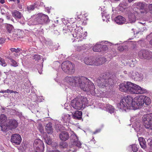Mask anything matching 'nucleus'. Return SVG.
Segmentation results:
<instances>
[{
	"mask_svg": "<svg viewBox=\"0 0 152 152\" xmlns=\"http://www.w3.org/2000/svg\"><path fill=\"white\" fill-rule=\"evenodd\" d=\"M14 29L13 26L10 24H7L6 25V30L10 33L12 32Z\"/></svg>",
	"mask_w": 152,
	"mask_h": 152,
	"instance_id": "nucleus-35",
	"label": "nucleus"
},
{
	"mask_svg": "<svg viewBox=\"0 0 152 152\" xmlns=\"http://www.w3.org/2000/svg\"><path fill=\"white\" fill-rule=\"evenodd\" d=\"M74 32L72 34L74 37L75 38V40L73 42L81 41L83 39H85L87 36V33L86 31L85 33L83 34V28L81 27L78 28L77 29H74Z\"/></svg>",
	"mask_w": 152,
	"mask_h": 152,
	"instance_id": "nucleus-8",
	"label": "nucleus"
},
{
	"mask_svg": "<svg viewBox=\"0 0 152 152\" xmlns=\"http://www.w3.org/2000/svg\"><path fill=\"white\" fill-rule=\"evenodd\" d=\"M82 113L81 111H76L74 113L72 114V117L74 118L79 120L82 118Z\"/></svg>",
	"mask_w": 152,
	"mask_h": 152,
	"instance_id": "nucleus-22",
	"label": "nucleus"
},
{
	"mask_svg": "<svg viewBox=\"0 0 152 152\" xmlns=\"http://www.w3.org/2000/svg\"><path fill=\"white\" fill-rule=\"evenodd\" d=\"M22 138L21 136L18 134H14L11 136V142L14 144L19 145L21 143Z\"/></svg>",
	"mask_w": 152,
	"mask_h": 152,
	"instance_id": "nucleus-12",
	"label": "nucleus"
},
{
	"mask_svg": "<svg viewBox=\"0 0 152 152\" xmlns=\"http://www.w3.org/2000/svg\"><path fill=\"white\" fill-rule=\"evenodd\" d=\"M101 130V129H97L95 132H93V134H95L97 133H98L100 132Z\"/></svg>",
	"mask_w": 152,
	"mask_h": 152,
	"instance_id": "nucleus-58",
	"label": "nucleus"
},
{
	"mask_svg": "<svg viewBox=\"0 0 152 152\" xmlns=\"http://www.w3.org/2000/svg\"><path fill=\"white\" fill-rule=\"evenodd\" d=\"M104 59V58H101L96 60L94 57H87L85 58L84 61L85 64L89 65L98 66L102 64L104 62L102 61Z\"/></svg>",
	"mask_w": 152,
	"mask_h": 152,
	"instance_id": "nucleus-9",
	"label": "nucleus"
},
{
	"mask_svg": "<svg viewBox=\"0 0 152 152\" xmlns=\"http://www.w3.org/2000/svg\"><path fill=\"white\" fill-rule=\"evenodd\" d=\"M59 137L61 140L65 141L69 139V136L68 132L64 131L60 133Z\"/></svg>",
	"mask_w": 152,
	"mask_h": 152,
	"instance_id": "nucleus-18",
	"label": "nucleus"
},
{
	"mask_svg": "<svg viewBox=\"0 0 152 152\" xmlns=\"http://www.w3.org/2000/svg\"><path fill=\"white\" fill-rule=\"evenodd\" d=\"M17 114L20 118L22 116V112H18L17 113Z\"/></svg>",
	"mask_w": 152,
	"mask_h": 152,
	"instance_id": "nucleus-61",
	"label": "nucleus"
},
{
	"mask_svg": "<svg viewBox=\"0 0 152 152\" xmlns=\"http://www.w3.org/2000/svg\"><path fill=\"white\" fill-rule=\"evenodd\" d=\"M129 76L135 81H139L142 78V74L139 73L136 71H132L128 73Z\"/></svg>",
	"mask_w": 152,
	"mask_h": 152,
	"instance_id": "nucleus-13",
	"label": "nucleus"
},
{
	"mask_svg": "<svg viewBox=\"0 0 152 152\" xmlns=\"http://www.w3.org/2000/svg\"><path fill=\"white\" fill-rule=\"evenodd\" d=\"M35 7V5L32 4L29 6H28L26 8L27 11L29 12H31V11H33Z\"/></svg>",
	"mask_w": 152,
	"mask_h": 152,
	"instance_id": "nucleus-36",
	"label": "nucleus"
},
{
	"mask_svg": "<svg viewBox=\"0 0 152 152\" xmlns=\"http://www.w3.org/2000/svg\"><path fill=\"white\" fill-rule=\"evenodd\" d=\"M60 65V63L58 61H55L53 63V66L57 70V68L59 67Z\"/></svg>",
	"mask_w": 152,
	"mask_h": 152,
	"instance_id": "nucleus-45",
	"label": "nucleus"
},
{
	"mask_svg": "<svg viewBox=\"0 0 152 152\" xmlns=\"http://www.w3.org/2000/svg\"><path fill=\"white\" fill-rule=\"evenodd\" d=\"M66 27L68 32H71L74 30V28L71 26H67Z\"/></svg>",
	"mask_w": 152,
	"mask_h": 152,
	"instance_id": "nucleus-47",
	"label": "nucleus"
},
{
	"mask_svg": "<svg viewBox=\"0 0 152 152\" xmlns=\"http://www.w3.org/2000/svg\"><path fill=\"white\" fill-rule=\"evenodd\" d=\"M142 95L133 99L130 96L121 99L119 103L118 104V107L122 110L133 109L135 110L142 107L144 104V99Z\"/></svg>",
	"mask_w": 152,
	"mask_h": 152,
	"instance_id": "nucleus-2",
	"label": "nucleus"
},
{
	"mask_svg": "<svg viewBox=\"0 0 152 152\" xmlns=\"http://www.w3.org/2000/svg\"><path fill=\"white\" fill-rule=\"evenodd\" d=\"M61 125L60 124L55 125V128L57 131H59L61 129Z\"/></svg>",
	"mask_w": 152,
	"mask_h": 152,
	"instance_id": "nucleus-51",
	"label": "nucleus"
},
{
	"mask_svg": "<svg viewBox=\"0 0 152 152\" xmlns=\"http://www.w3.org/2000/svg\"><path fill=\"white\" fill-rule=\"evenodd\" d=\"M129 150H131L134 152H136L138 151V148L135 145H132L129 146L128 148Z\"/></svg>",
	"mask_w": 152,
	"mask_h": 152,
	"instance_id": "nucleus-31",
	"label": "nucleus"
},
{
	"mask_svg": "<svg viewBox=\"0 0 152 152\" xmlns=\"http://www.w3.org/2000/svg\"><path fill=\"white\" fill-rule=\"evenodd\" d=\"M138 140L141 147L145 148L146 147V142L144 139L142 137H140L138 138Z\"/></svg>",
	"mask_w": 152,
	"mask_h": 152,
	"instance_id": "nucleus-28",
	"label": "nucleus"
},
{
	"mask_svg": "<svg viewBox=\"0 0 152 152\" xmlns=\"http://www.w3.org/2000/svg\"><path fill=\"white\" fill-rule=\"evenodd\" d=\"M60 147L61 148H66L68 146L66 142H62L60 143Z\"/></svg>",
	"mask_w": 152,
	"mask_h": 152,
	"instance_id": "nucleus-46",
	"label": "nucleus"
},
{
	"mask_svg": "<svg viewBox=\"0 0 152 152\" xmlns=\"http://www.w3.org/2000/svg\"><path fill=\"white\" fill-rule=\"evenodd\" d=\"M7 120V117L5 115L2 114L0 115V122L1 123L5 122Z\"/></svg>",
	"mask_w": 152,
	"mask_h": 152,
	"instance_id": "nucleus-37",
	"label": "nucleus"
},
{
	"mask_svg": "<svg viewBox=\"0 0 152 152\" xmlns=\"http://www.w3.org/2000/svg\"><path fill=\"white\" fill-rule=\"evenodd\" d=\"M63 30L64 32V33H67L68 32H68V31H67V28L66 27V26H65V28H64L63 29Z\"/></svg>",
	"mask_w": 152,
	"mask_h": 152,
	"instance_id": "nucleus-63",
	"label": "nucleus"
},
{
	"mask_svg": "<svg viewBox=\"0 0 152 152\" xmlns=\"http://www.w3.org/2000/svg\"><path fill=\"white\" fill-rule=\"evenodd\" d=\"M99 106H101L100 107V108L104 110H106L107 111H108L110 113H114L115 110V108L111 105L109 104H106L105 107L104 108V104L101 103L99 104Z\"/></svg>",
	"mask_w": 152,
	"mask_h": 152,
	"instance_id": "nucleus-14",
	"label": "nucleus"
},
{
	"mask_svg": "<svg viewBox=\"0 0 152 152\" xmlns=\"http://www.w3.org/2000/svg\"><path fill=\"white\" fill-rule=\"evenodd\" d=\"M88 104V102L86 97L79 96L72 100L70 105L74 109L79 110L83 107V105L86 106Z\"/></svg>",
	"mask_w": 152,
	"mask_h": 152,
	"instance_id": "nucleus-5",
	"label": "nucleus"
},
{
	"mask_svg": "<svg viewBox=\"0 0 152 152\" xmlns=\"http://www.w3.org/2000/svg\"><path fill=\"white\" fill-rule=\"evenodd\" d=\"M76 147L74 145H70L66 150V152H75Z\"/></svg>",
	"mask_w": 152,
	"mask_h": 152,
	"instance_id": "nucleus-29",
	"label": "nucleus"
},
{
	"mask_svg": "<svg viewBox=\"0 0 152 152\" xmlns=\"http://www.w3.org/2000/svg\"><path fill=\"white\" fill-rule=\"evenodd\" d=\"M17 20L22 25H23L25 23V20L23 16L21 17L20 19H19V20Z\"/></svg>",
	"mask_w": 152,
	"mask_h": 152,
	"instance_id": "nucleus-43",
	"label": "nucleus"
},
{
	"mask_svg": "<svg viewBox=\"0 0 152 152\" xmlns=\"http://www.w3.org/2000/svg\"><path fill=\"white\" fill-rule=\"evenodd\" d=\"M128 18L129 22L131 23H133L136 21V17L134 14L133 13H131L128 14Z\"/></svg>",
	"mask_w": 152,
	"mask_h": 152,
	"instance_id": "nucleus-26",
	"label": "nucleus"
},
{
	"mask_svg": "<svg viewBox=\"0 0 152 152\" xmlns=\"http://www.w3.org/2000/svg\"><path fill=\"white\" fill-rule=\"evenodd\" d=\"M46 130L48 134H51L53 132L52 124L51 122H49L46 125Z\"/></svg>",
	"mask_w": 152,
	"mask_h": 152,
	"instance_id": "nucleus-23",
	"label": "nucleus"
},
{
	"mask_svg": "<svg viewBox=\"0 0 152 152\" xmlns=\"http://www.w3.org/2000/svg\"><path fill=\"white\" fill-rule=\"evenodd\" d=\"M105 8L104 7L103 8H101V10L102 11V14L103 20V21L106 20L107 22L109 21L110 17L109 15L107 14L105 11Z\"/></svg>",
	"mask_w": 152,
	"mask_h": 152,
	"instance_id": "nucleus-16",
	"label": "nucleus"
},
{
	"mask_svg": "<svg viewBox=\"0 0 152 152\" xmlns=\"http://www.w3.org/2000/svg\"><path fill=\"white\" fill-rule=\"evenodd\" d=\"M113 76L108 73L103 74L96 81L98 86L101 88L108 90L113 86L114 80Z\"/></svg>",
	"mask_w": 152,
	"mask_h": 152,
	"instance_id": "nucleus-3",
	"label": "nucleus"
},
{
	"mask_svg": "<svg viewBox=\"0 0 152 152\" xmlns=\"http://www.w3.org/2000/svg\"><path fill=\"white\" fill-rule=\"evenodd\" d=\"M134 129L137 132L142 133L143 130V129L141 128L140 123H138V124L134 127Z\"/></svg>",
	"mask_w": 152,
	"mask_h": 152,
	"instance_id": "nucleus-33",
	"label": "nucleus"
},
{
	"mask_svg": "<svg viewBox=\"0 0 152 152\" xmlns=\"http://www.w3.org/2000/svg\"><path fill=\"white\" fill-rule=\"evenodd\" d=\"M9 124L11 129H14L17 127L18 123L16 120L14 119H12L10 120Z\"/></svg>",
	"mask_w": 152,
	"mask_h": 152,
	"instance_id": "nucleus-20",
	"label": "nucleus"
},
{
	"mask_svg": "<svg viewBox=\"0 0 152 152\" xmlns=\"http://www.w3.org/2000/svg\"><path fill=\"white\" fill-rule=\"evenodd\" d=\"M115 21L118 24H122L125 22V18L121 16H118L115 18Z\"/></svg>",
	"mask_w": 152,
	"mask_h": 152,
	"instance_id": "nucleus-19",
	"label": "nucleus"
},
{
	"mask_svg": "<svg viewBox=\"0 0 152 152\" xmlns=\"http://www.w3.org/2000/svg\"><path fill=\"white\" fill-rule=\"evenodd\" d=\"M61 68L64 72L68 74H72L75 71L74 64L69 61H64L61 64Z\"/></svg>",
	"mask_w": 152,
	"mask_h": 152,
	"instance_id": "nucleus-7",
	"label": "nucleus"
},
{
	"mask_svg": "<svg viewBox=\"0 0 152 152\" xmlns=\"http://www.w3.org/2000/svg\"><path fill=\"white\" fill-rule=\"evenodd\" d=\"M71 118V117L70 115L68 114H66L64 115L63 118V120L64 121L69 122Z\"/></svg>",
	"mask_w": 152,
	"mask_h": 152,
	"instance_id": "nucleus-39",
	"label": "nucleus"
},
{
	"mask_svg": "<svg viewBox=\"0 0 152 152\" xmlns=\"http://www.w3.org/2000/svg\"><path fill=\"white\" fill-rule=\"evenodd\" d=\"M47 152H61L58 150L55 149L52 150H47Z\"/></svg>",
	"mask_w": 152,
	"mask_h": 152,
	"instance_id": "nucleus-55",
	"label": "nucleus"
},
{
	"mask_svg": "<svg viewBox=\"0 0 152 152\" xmlns=\"http://www.w3.org/2000/svg\"><path fill=\"white\" fill-rule=\"evenodd\" d=\"M128 7L127 3L125 2H123L119 4L118 8L120 11H123L124 10L127 9Z\"/></svg>",
	"mask_w": 152,
	"mask_h": 152,
	"instance_id": "nucleus-25",
	"label": "nucleus"
},
{
	"mask_svg": "<svg viewBox=\"0 0 152 152\" xmlns=\"http://www.w3.org/2000/svg\"><path fill=\"white\" fill-rule=\"evenodd\" d=\"M8 58L10 61V64L11 66L14 67H16L18 66V63L16 61L12 58L11 57H10Z\"/></svg>",
	"mask_w": 152,
	"mask_h": 152,
	"instance_id": "nucleus-32",
	"label": "nucleus"
},
{
	"mask_svg": "<svg viewBox=\"0 0 152 152\" xmlns=\"http://www.w3.org/2000/svg\"><path fill=\"white\" fill-rule=\"evenodd\" d=\"M128 82L126 84L122 83L120 85L119 90L121 91L124 92H128Z\"/></svg>",
	"mask_w": 152,
	"mask_h": 152,
	"instance_id": "nucleus-21",
	"label": "nucleus"
},
{
	"mask_svg": "<svg viewBox=\"0 0 152 152\" xmlns=\"http://www.w3.org/2000/svg\"><path fill=\"white\" fill-rule=\"evenodd\" d=\"M125 49V48H124L121 45L120 46L118 47V50L120 51H123Z\"/></svg>",
	"mask_w": 152,
	"mask_h": 152,
	"instance_id": "nucleus-52",
	"label": "nucleus"
},
{
	"mask_svg": "<svg viewBox=\"0 0 152 152\" xmlns=\"http://www.w3.org/2000/svg\"><path fill=\"white\" fill-rule=\"evenodd\" d=\"M6 93H12L14 92V91L13 90H10L9 89H7V90H6Z\"/></svg>",
	"mask_w": 152,
	"mask_h": 152,
	"instance_id": "nucleus-57",
	"label": "nucleus"
},
{
	"mask_svg": "<svg viewBox=\"0 0 152 152\" xmlns=\"http://www.w3.org/2000/svg\"><path fill=\"white\" fill-rule=\"evenodd\" d=\"M34 152H43L42 149L35 148V151Z\"/></svg>",
	"mask_w": 152,
	"mask_h": 152,
	"instance_id": "nucleus-56",
	"label": "nucleus"
},
{
	"mask_svg": "<svg viewBox=\"0 0 152 152\" xmlns=\"http://www.w3.org/2000/svg\"><path fill=\"white\" fill-rule=\"evenodd\" d=\"M12 14L13 17H14L17 20L18 19L19 20V19H20V18L23 16L20 12L16 10L12 12Z\"/></svg>",
	"mask_w": 152,
	"mask_h": 152,
	"instance_id": "nucleus-24",
	"label": "nucleus"
},
{
	"mask_svg": "<svg viewBox=\"0 0 152 152\" xmlns=\"http://www.w3.org/2000/svg\"><path fill=\"white\" fill-rule=\"evenodd\" d=\"M6 18L8 20H10L11 19L12 20V19H11V17L10 15H8L7 14L6 15ZM12 19L13 20V19L12 18Z\"/></svg>",
	"mask_w": 152,
	"mask_h": 152,
	"instance_id": "nucleus-59",
	"label": "nucleus"
},
{
	"mask_svg": "<svg viewBox=\"0 0 152 152\" xmlns=\"http://www.w3.org/2000/svg\"><path fill=\"white\" fill-rule=\"evenodd\" d=\"M149 145H150L151 148L152 149V140L150 141L149 143Z\"/></svg>",
	"mask_w": 152,
	"mask_h": 152,
	"instance_id": "nucleus-64",
	"label": "nucleus"
},
{
	"mask_svg": "<svg viewBox=\"0 0 152 152\" xmlns=\"http://www.w3.org/2000/svg\"><path fill=\"white\" fill-rule=\"evenodd\" d=\"M105 43V44L107 45H102V46L101 47L102 51H106L108 50V48L107 45L110 44L111 43L110 42H108L107 41H105L104 42Z\"/></svg>",
	"mask_w": 152,
	"mask_h": 152,
	"instance_id": "nucleus-30",
	"label": "nucleus"
},
{
	"mask_svg": "<svg viewBox=\"0 0 152 152\" xmlns=\"http://www.w3.org/2000/svg\"><path fill=\"white\" fill-rule=\"evenodd\" d=\"M148 7L149 11H150V13L152 14V4H149Z\"/></svg>",
	"mask_w": 152,
	"mask_h": 152,
	"instance_id": "nucleus-50",
	"label": "nucleus"
},
{
	"mask_svg": "<svg viewBox=\"0 0 152 152\" xmlns=\"http://www.w3.org/2000/svg\"><path fill=\"white\" fill-rule=\"evenodd\" d=\"M0 64L3 66H5L7 65V64L5 62L4 59L1 57H0Z\"/></svg>",
	"mask_w": 152,
	"mask_h": 152,
	"instance_id": "nucleus-41",
	"label": "nucleus"
},
{
	"mask_svg": "<svg viewBox=\"0 0 152 152\" xmlns=\"http://www.w3.org/2000/svg\"><path fill=\"white\" fill-rule=\"evenodd\" d=\"M88 46V45L87 44L84 45L83 46H82L80 47L81 49L83 50H85L86 48H87V47Z\"/></svg>",
	"mask_w": 152,
	"mask_h": 152,
	"instance_id": "nucleus-53",
	"label": "nucleus"
},
{
	"mask_svg": "<svg viewBox=\"0 0 152 152\" xmlns=\"http://www.w3.org/2000/svg\"><path fill=\"white\" fill-rule=\"evenodd\" d=\"M21 50V49L20 48H18L17 49H15V53H18Z\"/></svg>",
	"mask_w": 152,
	"mask_h": 152,
	"instance_id": "nucleus-60",
	"label": "nucleus"
},
{
	"mask_svg": "<svg viewBox=\"0 0 152 152\" xmlns=\"http://www.w3.org/2000/svg\"><path fill=\"white\" fill-rule=\"evenodd\" d=\"M78 140H77L73 141V144L72 145H74L75 147L76 146L79 148H81V143L80 141Z\"/></svg>",
	"mask_w": 152,
	"mask_h": 152,
	"instance_id": "nucleus-38",
	"label": "nucleus"
},
{
	"mask_svg": "<svg viewBox=\"0 0 152 152\" xmlns=\"http://www.w3.org/2000/svg\"><path fill=\"white\" fill-rule=\"evenodd\" d=\"M34 146V148H37L43 149L44 148L43 142L40 139H37L35 140Z\"/></svg>",
	"mask_w": 152,
	"mask_h": 152,
	"instance_id": "nucleus-17",
	"label": "nucleus"
},
{
	"mask_svg": "<svg viewBox=\"0 0 152 152\" xmlns=\"http://www.w3.org/2000/svg\"><path fill=\"white\" fill-rule=\"evenodd\" d=\"M151 52L143 50L140 51L138 53L139 57L141 59L150 60L151 59Z\"/></svg>",
	"mask_w": 152,
	"mask_h": 152,
	"instance_id": "nucleus-11",
	"label": "nucleus"
},
{
	"mask_svg": "<svg viewBox=\"0 0 152 152\" xmlns=\"http://www.w3.org/2000/svg\"><path fill=\"white\" fill-rule=\"evenodd\" d=\"M1 14L4 15L5 13V10L4 9H1Z\"/></svg>",
	"mask_w": 152,
	"mask_h": 152,
	"instance_id": "nucleus-62",
	"label": "nucleus"
},
{
	"mask_svg": "<svg viewBox=\"0 0 152 152\" xmlns=\"http://www.w3.org/2000/svg\"><path fill=\"white\" fill-rule=\"evenodd\" d=\"M102 46V44H97L93 47V50L94 52H99L102 51L101 49Z\"/></svg>",
	"mask_w": 152,
	"mask_h": 152,
	"instance_id": "nucleus-27",
	"label": "nucleus"
},
{
	"mask_svg": "<svg viewBox=\"0 0 152 152\" xmlns=\"http://www.w3.org/2000/svg\"><path fill=\"white\" fill-rule=\"evenodd\" d=\"M70 138L72 139L73 141H74L75 140H78V137L73 132V134H72L70 136Z\"/></svg>",
	"mask_w": 152,
	"mask_h": 152,
	"instance_id": "nucleus-42",
	"label": "nucleus"
},
{
	"mask_svg": "<svg viewBox=\"0 0 152 152\" xmlns=\"http://www.w3.org/2000/svg\"><path fill=\"white\" fill-rule=\"evenodd\" d=\"M33 58L36 60H39L41 58L40 56L38 54H35L33 56Z\"/></svg>",
	"mask_w": 152,
	"mask_h": 152,
	"instance_id": "nucleus-48",
	"label": "nucleus"
},
{
	"mask_svg": "<svg viewBox=\"0 0 152 152\" xmlns=\"http://www.w3.org/2000/svg\"><path fill=\"white\" fill-rule=\"evenodd\" d=\"M142 118L143 124L145 128L152 129V114L144 115Z\"/></svg>",
	"mask_w": 152,
	"mask_h": 152,
	"instance_id": "nucleus-10",
	"label": "nucleus"
},
{
	"mask_svg": "<svg viewBox=\"0 0 152 152\" xmlns=\"http://www.w3.org/2000/svg\"><path fill=\"white\" fill-rule=\"evenodd\" d=\"M50 21L48 17L46 15L39 13L31 16L29 20L28 24L29 25L44 24Z\"/></svg>",
	"mask_w": 152,
	"mask_h": 152,
	"instance_id": "nucleus-4",
	"label": "nucleus"
},
{
	"mask_svg": "<svg viewBox=\"0 0 152 152\" xmlns=\"http://www.w3.org/2000/svg\"><path fill=\"white\" fill-rule=\"evenodd\" d=\"M128 92L132 94H141L147 92L144 88L130 82H128Z\"/></svg>",
	"mask_w": 152,
	"mask_h": 152,
	"instance_id": "nucleus-6",
	"label": "nucleus"
},
{
	"mask_svg": "<svg viewBox=\"0 0 152 152\" xmlns=\"http://www.w3.org/2000/svg\"><path fill=\"white\" fill-rule=\"evenodd\" d=\"M65 81L69 87H79L83 91L89 92L92 95L96 94L94 83L85 77L67 76L65 78Z\"/></svg>",
	"mask_w": 152,
	"mask_h": 152,
	"instance_id": "nucleus-1",
	"label": "nucleus"
},
{
	"mask_svg": "<svg viewBox=\"0 0 152 152\" xmlns=\"http://www.w3.org/2000/svg\"><path fill=\"white\" fill-rule=\"evenodd\" d=\"M46 143L48 145H50L52 143V141L51 138L49 137H47L45 138Z\"/></svg>",
	"mask_w": 152,
	"mask_h": 152,
	"instance_id": "nucleus-40",
	"label": "nucleus"
},
{
	"mask_svg": "<svg viewBox=\"0 0 152 152\" xmlns=\"http://www.w3.org/2000/svg\"><path fill=\"white\" fill-rule=\"evenodd\" d=\"M135 4L139 9L144 10V11H141L142 13H147L148 12V10L146 9V7H147V5L145 3L143 2H138L136 3Z\"/></svg>",
	"mask_w": 152,
	"mask_h": 152,
	"instance_id": "nucleus-15",
	"label": "nucleus"
},
{
	"mask_svg": "<svg viewBox=\"0 0 152 152\" xmlns=\"http://www.w3.org/2000/svg\"><path fill=\"white\" fill-rule=\"evenodd\" d=\"M45 44H46L48 46H50L52 45V42L50 40H45Z\"/></svg>",
	"mask_w": 152,
	"mask_h": 152,
	"instance_id": "nucleus-49",
	"label": "nucleus"
},
{
	"mask_svg": "<svg viewBox=\"0 0 152 152\" xmlns=\"http://www.w3.org/2000/svg\"><path fill=\"white\" fill-rule=\"evenodd\" d=\"M1 127L2 131L5 132L8 130L7 127L6 126L3 125V123H1Z\"/></svg>",
	"mask_w": 152,
	"mask_h": 152,
	"instance_id": "nucleus-44",
	"label": "nucleus"
},
{
	"mask_svg": "<svg viewBox=\"0 0 152 152\" xmlns=\"http://www.w3.org/2000/svg\"><path fill=\"white\" fill-rule=\"evenodd\" d=\"M5 42V39L4 38L0 37V44H3Z\"/></svg>",
	"mask_w": 152,
	"mask_h": 152,
	"instance_id": "nucleus-54",
	"label": "nucleus"
},
{
	"mask_svg": "<svg viewBox=\"0 0 152 152\" xmlns=\"http://www.w3.org/2000/svg\"><path fill=\"white\" fill-rule=\"evenodd\" d=\"M143 98L144 99V104L145 103L146 105H148L150 104L151 102L150 98L147 96L144 95H142Z\"/></svg>",
	"mask_w": 152,
	"mask_h": 152,
	"instance_id": "nucleus-34",
	"label": "nucleus"
}]
</instances>
